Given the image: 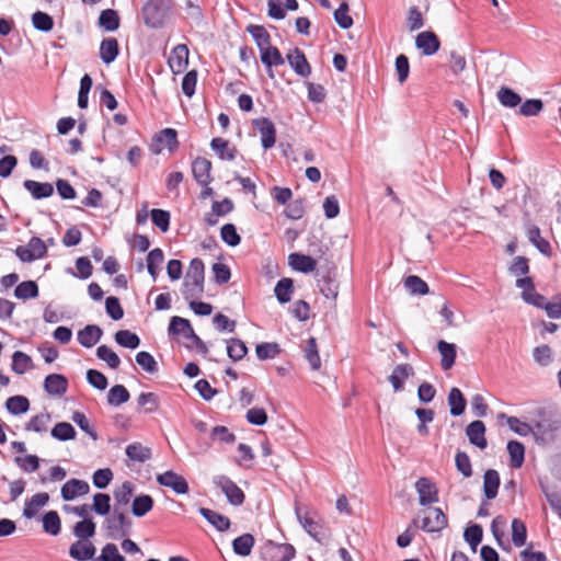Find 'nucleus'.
Masks as SVG:
<instances>
[{
  "label": "nucleus",
  "instance_id": "nucleus-63",
  "mask_svg": "<svg viewBox=\"0 0 561 561\" xmlns=\"http://www.w3.org/2000/svg\"><path fill=\"white\" fill-rule=\"evenodd\" d=\"M152 224L162 232H167L170 228V213L164 209L154 208L150 211Z\"/></svg>",
  "mask_w": 561,
  "mask_h": 561
},
{
  "label": "nucleus",
  "instance_id": "nucleus-29",
  "mask_svg": "<svg viewBox=\"0 0 561 561\" xmlns=\"http://www.w3.org/2000/svg\"><path fill=\"white\" fill-rule=\"evenodd\" d=\"M500 474L494 469H488L483 476V493L486 500L496 497L500 488Z\"/></svg>",
  "mask_w": 561,
  "mask_h": 561
},
{
  "label": "nucleus",
  "instance_id": "nucleus-52",
  "mask_svg": "<svg viewBox=\"0 0 561 561\" xmlns=\"http://www.w3.org/2000/svg\"><path fill=\"white\" fill-rule=\"evenodd\" d=\"M126 455L131 460L145 462L150 459L151 450L148 447H144L140 443H134L126 447Z\"/></svg>",
  "mask_w": 561,
  "mask_h": 561
},
{
  "label": "nucleus",
  "instance_id": "nucleus-10",
  "mask_svg": "<svg viewBox=\"0 0 561 561\" xmlns=\"http://www.w3.org/2000/svg\"><path fill=\"white\" fill-rule=\"evenodd\" d=\"M252 125L261 135L262 147L265 150L274 147L276 142V128L274 123L267 117H260L253 119Z\"/></svg>",
  "mask_w": 561,
  "mask_h": 561
},
{
  "label": "nucleus",
  "instance_id": "nucleus-18",
  "mask_svg": "<svg viewBox=\"0 0 561 561\" xmlns=\"http://www.w3.org/2000/svg\"><path fill=\"white\" fill-rule=\"evenodd\" d=\"M485 431L486 428L482 421L477 420L471 422L466 428V434L468 436L470 444L474 445L480 449H485L488 446Z\"/></svg>",
  "mask_w": 561,
  "mask_h": 561
},
{
  "label": "nucleus",
  "instance_id": "nucleus-40",
  "mask_svg": "<svg viewBox=\"0 0 561 561\" xmlns=\"http://www.w3.org/2000/svg\"><path fill=\"white\" fill-rule=\"evenodd\" d=\"M164 261V253L160 248L151 250L147 255V270L149 275L157 279L159 274V267Z\"/></svg>",
  "mask_w": 561,
  "mask_h": 561
},
{
  "label": "nucleus",
  "instance_id": "nucleus-64",
  "mask_svg": "<svg viewBox=\"0 0 561 561\" xmlns=\"http://www.w3.org/2000/svg\"><path fill=\"white\" fill-rule=\"evenodd\" d=\"M95 561H126L125 557L122 556L118 551V548L115 543H106L102 548L101 556L95 559Z\"/></svg>",
  "mask_w": 561,
  "mask_h": 561
},
{
  "label": "nucleus",
  "instance_id": "nucleus-48",
  "mask_svg": "<svg viewBox=\"0 0 561 561\" xmlns=\"http://www.w3.org/2000/svg\"><path fill=\"white\" fill-rule=\"evenodd\" d=\"M497 99L503 106L508 108H514L522 103L520 95L507 87L500 88Z\"/></svg>",
  "mask_w": 561,
  "mask_h": 561
},
{
  "label": "nucleus",
  "instance_id": "nucleus-17",
  "mask_svg": "<svg viewBox=\"0 0 561 561\" xmlns=\"http://www.w3.org/2000/svg\"><path fill=\"white\" fill-rule=\"evenodd\" d=\"M287 60L298 76L306 78L311 73V66L300 49L295 48L290 50L287 54Z\"/></svg>",
  "mask_w": 561,
  "mask_h": 561
},
{
  "label": "nucleus",
  "instance_id": "nucleus-56",
  "mask_svg": "<svg viewBox=\"0 0 561 561\" xmlns=\"http://www.w3.org/2000/svg\"><path fill=\"white\" fill-rule=\"evenodd\" d=\"M133 492H134L133 483L129 481H125L122 484V486L119 488V490L114 492V500H115L114 505H117V506L126 510V506L128 505V503L131 499Z\"/></svg>",
  "mask_w": 561,
  "mask_h": 561
},
{
  "label": "nucleus",
  "instance_id": "nucleus-27",
  "mask_svg": "<svg viewBox=\"0 0 561 561\" xmlns=\"http://www.w3.org/2000/svg\"><path fill=\"white\" fill-rule=\"evenodd\" d=\"M210 148L217 153L221 160L232 161L236 159L238 150L234 146L224 138L216 137L210 141Z\"/></svg>",
  "mask_w": 561,
  "mask_h": 561
},
{
  "label": "nucleus",
  "instance_id": "nucleus-23",
  "mask_svg": "<svg viewBox=\"0 0 561 561\" xmlns=\"http://www.w3.org/2000/svg\"><path fill=\"white\" fill-rule=\"evenodd\" d=\"M198 512L218 531L224 533L230 528L231 523L227 516L206 507H201Z\"/></svg>",
  "mask_w": 561,
  "mask_h": 561
},
{
  "label": "nucleus",
  "instance_id": "nucleus-35",
  "mask_svg": "<svg viewBox=\"0 0 561 561\" xmlns=\"http://www.w3.org/2000/svg\"><path fill=\"white\" fill-rule=\"evenodd\" d=\"M507 451L511 458V467L518 469L523 466L525 460V447L518 440H510L507 443Z\"/></svg>",
  "mask_w": 561,
  "mask_h": 561
},
{
  "label": "nucleus",
  "instance_id": "nucleus-26",
  "mask_svg": "<svg viewBox=\"0 0 561 561\" xmlns=\"http://www.w3.org/2000/svg\"><path fill=\"white\" fill-rule=\"evenodd\" d=\"M438 352L442 356L440 366L443 370H449L454 365L457 356V346L444 340L437 343Z\"/></svg>",
  "mask_w": 561,
  "mask_h": 561
},
{
  "label": "nucleus",
  "instance_id": "nucleus-57",
  "mask_svg": "<svg viewBox=\"0 0 561 561\" xmlns=\"http://www.w3.org/2000/svg\"><path fill=\"white\" fill-rule=\"evenodd\" d=\"M139 407L144 408L145 413H153L159 408V397L153 392H141L137 398Z\"/></svg>",
  "mask_w": 561,
  "mask_h": 561
},
{
  "label": "nucleus",
  "instance_id": "nucleus-55",
  "mask_svg": "<svg viewBox=\"0 0 561 561\" xmlns=\"http://www.w3.org/2000/svg\"><path fill=\"white\" fill-rule=\"evenodd\" d=\"M527 528L523 520L514 518L512 520V541L516 547H522L526 543Z\"/></svg>",
  "mask_w": 561,
  "mask_h": 561
},
{
  "label": "nucleus",
  "instance_id": "nucleus-15",
  "mask_svg": "<svg viewBox=\"0 0 561 561\" xmlns=\"http://www.w3.org/2000/svg\"><path fill=\"white\" fill-rule=\"evenodd\" d=\"M168 64L174 75L183 72L188 65V48L185 44L176 45L169 57Z\"/></svg>",
  "mask_w": 561,
  "mask_h": 561
},
{
  "label": "nucleus",
  "instance_id": "nucleus-54",
  "mask_svg": "<svg viewBox=\"0 0 561 561\" xmlns=\"http://www.w3.org/2000/svg\"><path fill=\"white\" fill-rule=\"evenodd\" d=\"M415 46L423 55L431 56L440 47L439 37H415Z\"/></svg>",
  "mask_w": 561,
  "mask_h": 561
},
{
  "label": "nucleus",
  "instance_id": "nucleus-2",
  "mask_svg": "<svg viewBox=\"0 0 561 561\" xmlns=\"http://www.w3.org/2000/svg\"><path fill=\"white\" fill-rule=\"evenodd\" d=\"M204 262L199 257H195L190 262V266L182 285V295L185 300L199 298L204 294Z\"/></svg>",
  "mask_w": 561,
  "mask_h": 561
},
{
  "label": "nucleus",
  "instance_id": "nucleus-43",
  "mask_svg": "<svg viewBox=\"0 0 561 561\" xmlns=\"http://www.w3.org/2000/svg\"><path fill=\"white\" fill-rule=\"evenodd\" d=\"M293 291L294 282L291 278L286 277L279 279L274 288L275 296L280 304L289 302Z\"/></svg>",
  "mask_w": 561,
  "mask_h": 561
},
{
  "label": "nucleus",
  "instance_id": "nucleus-38",
  "mask_svg": "<svg viewBox=\"0 0 561 561\" xmlns=\"http://www.w3.org/2000/svg\"><path fill=\"white\" fill-rule=\"evenodd\" d=\"M95 523L91 518H84L73 526V535L79 540H89L95 535Z\"/></svg>",
  "mask_w": 561,
  "mask_h": 561
},
{
  "label": "nucleus",
  "instance_id": "nucleus-25",
  "mask_svg": "<svg viewBox=\"0 0 561 561\" xmlns=\"http://www.w3.org/2000/svg\"><path fill=\"white\" fill-rule=\"evenodd\" d=\"M413 367L410 364L397 365L392 374L388 377V380L392 385L393 390L396 392L402 391L404 388V380L408 379L411 375H413Z\"/></svg>",
  "mask_w": 561,
  "mask_h": 561
},
{
  "label": "nucleus",
  "instance_id": "nucleus-31",
  "mask_svg": "<svg viewBox=\"0 0 561 561\" xmlns=\"http://www.w3.org/2000/svg\"><path fill=\"white\" fill-rule=\"evenodd\" d=\"M119 53V46L115 37H107L101 42L100 45V58L101 60L110 65L113 62Z\"/></svg>",
  "mask_w": 561,
  "mask_h": 561
},
{
  "label": "nucleus",
  "instance_id": "nucleus-37",
  "mask_svg": "<svg viewBox=\"0 0 561 561\" xmlns=\"http://www.w3.org/2000/svg\"><path fill=\"white\" fill-rule=\"evenodd\" d=\"M305 357L313 370H318L321 366V359L318 352V344L316 337L311 336L306 341L304 347Z\"/></svg>",
  "mask_w": 561,
  "mask_h": 561
},
{
  "label": "nucleus",
  "instance_id": "nucleus-3",
  "mask_svg": "<svg viewBox=\"0 0 561 561\" xmlns=\"http://www.w3.org/2000/svg\"><path fill=\"white\" fill-rule=\"evenodd\" d=\"M103 526L107 538L117 539L129 535L133 522L125 508L114 505L112 514L105 518Z\"/></svg>",
  "mask_w": 561,
  "mask_h": 561
},
{
  "label": "nucleus",
  "instance_id": "nucleus-61",
  "mask_svg": "<svg viewBox=\"0 0 561 561\" xmlns=\"http://www.w3.org/2000/svg\"><path fill=\"white\" fill-rule=\"evenodd\" d=\"M463 537L474 552L478 545L482 541L483 529L480 525L473 524L465 529Z\"/></svg>",
  "mask_w": 561,
  "mask_h": 561
},
{
  "label": "nucleus",
  "instance_id": "nucleus-47",
  "mask_svg": "<svg viewBox=\"0 0 561 561\" xmlns=\"http://www.w3.org/2000/svg\"><path fill=\"white\" fill-rule=\"evenodd\" d=\"M99 24L106 32H114L119 26V16L118 13L113 9L103 10L99 16Z\"/></svg>",
  "mask_w": 561,
  "mask_h": 561
},
{
  "label": "nucleus",
  "instance_id": "nucleus-13",
  "mask_svg": "<svg viewBox=\"0 0 561 561\" xmlns=\"http://www.w3.org/2000/svg\"><path fill=\"white\" fill-rule=\"evenodd\" d=\"M210 170L211 162L204 157H197L192 162L193 176L201 186H207L213 182Z\"/></svg>",
  "mask_w": 561,
  "mask_h": 561
},
{
  "label": "nucleus",
  "instance_id": "nucleus-30",
  "mask_svg": "<svg viewBox=\"0 0 561 561\" xmlns=\"http://www.w3.org/2000/svg\"><path fill=\"white\" fill-rule=\"evenodd\" d=\"M449 412L453 416H460L465 413L467 400L460 389L453 387L447 397Z\"/></svg>",
  "mask_w": 561,
  "mask_h": 561
},
{
  "label": "nucleus",
  "instance_id": "nucleus-49",
  "mask_svg": "<svg viewBox=\"0 0 561 561\" xmlns=\"http://www.w3.org/2000/svg\"><path fill=\"white\" fill-rule=\"evenodd\" d=\"M129 398V391L123 385L113 386L107 393V402L113 407H118L127 402Z\"/></svg>",
  "mask_w": 561,
  "mask_h": 561
},
{
  "label": "nucleus",
  "instance_id": "nucleus-28",
  "mask_svg": "<svg viewBox=\"0 0 561 561\" xmlns=\"http://www.w3.org/2000/svg\"><path fill=\"white\" fill-rule=\"evenodd\" d=\"M289 265L298 272L311 273L317 267V261L310 255L301 253H291L288 256Z\"/></svg>",
  "mask_w": 561,
  "mask_h": 561
},
{
  "label": "nucleus",
  "instance_id": "nucleus-12",
  "mask_svg": "<svg viewBox=\"0 0 561 561\" xmlns=\"http://www.w3.org/2000/svg\"><path fill=\"white\" fill-rule=\"evenodd\" d=\"M415 489L419 494V502L422 506L438 502V490L428 478L422 477L415 482Z\"/></svg>",
  "mask_w": 561,
  "mask_h": 561
},
{
  "label": "nucleus",
  "instance_id": "nucleus-34",
  "mask_svg": "<svg viewBox=\"0 0 561 561\" xmlns=\"http://www.w3.org/2000/svg\"><path fill=\"white\" fill-rule=\"evenodd\" d=\"M254 542V537L251 534H243L233 539V552L240 557H248L252 551Z\"/></svg>",
  "mask_w": 561,
  "mask_h": 561
},
{
  "label": "nucleus",
  "instance_id": "nucleus-8",
  "mask_svg": "<svg viewBox=\"0 0 561 561\" xmlns=\"http://www.w3.org/2000/svg\"><path fill=\"white\" fill-rule=\"evenodd\" d=\"M178 147V131L173 128H164L153 136L150 150L152 153L159 154L164 148L173 152Z\"/></svg>",
  "mask_w": 561,
  "mask_h": 561
},
{
  "label": "nucleus",
  "instance_id": "nucleus-51",
  "mask_svg": "<svg viewBox=\"0 0 561 561\" xmlns=\"http://www.w3.org/2000/svg\"><path fill=\"white\" fill-rule=\"evenodd\" d=\"M50 434L55 439L66 442L76 437V430L68 422H59L53 427Z\"/></svg>",
  "mask_w": 561,
  "mask_h": 561
},
{
  "label": "nucleus",
  "instance_id": "nucleus-32",
  "mask_svg": "<svg viewBox=\"0 0 561 561\" xmlns=\"http://www.w3.org/2000/svg\"><path fill=\"white\" fill-rule=\"evenodd\" d=\"M49 501V495L46 492H39L34 494L28 501H26L23 508V516L26 518H33L36 516L39 507L45 506Z\"/></svg>",
  "mask_w": 561,
  "mask_h": 561
},
{
  "label": "nucleus",
  "instance_id": "nucleus-50",
  "mask_svg": "<svg viewBox=\"0 0 561 561\" xmlns=\"http://www.w3.org/2000/svg\"><path fill=\"white\" fill-rule=\"evenodd\" d=\"M33 367L32 358L21 352L16 351L12 355V370L19 375H23Z\"/></svg>",
  "mask_w": 561,
  "mask_h": 561
},
{
  "label": "nucleus",
  "instance_id": "nucleus-19",
  "mask_svg": "<svg viewBox=\"0 0 561 561\" xmlns=\"http://www.w3.org/2000/svg\"><path fill=\"white\" fill-rule=\"evenodd\" d=\"M528 241L543 255L550 257L552 249L548 240L543 239L540 234L538 226L529 224L527 226Z\"/></svg>",
  "mask_w": 561,
  "mask_h": 561
},
{
  "label": "nucleus",
  "instance_id": "nucleus-33",
  "mask_svg": "<svg viewBox=\"0 0 561 561\" xmlns=\"http://www.w3.org/2000/svg\"><path fill=\"white\" fill-rule=\"evenodd\" d=\"M318 286L324 297L331 299H335L337 297L339 284L330 272H327L318 279Z\"/></svg>",
  "mask_w": 561,
  "mask_h": 561
},
{
  "label": "nucleus",
  "instance_id": "nucleus-1",
  "mask_svg": "<svg viewBox=\"0 0 561 561\" xmlns=\"http://www.w3.org/2000/svg\"><path fill=\"white\" fill-rule=\"evenodd\" d=\"M559 427V422L548 409L538 407L530 412V434L537 445L545 447L553 443Z\"/></svg>",
  "mask_w": 561,
  "mask_h": 561
},
{
  "label": "nucleus",
  "instance_id": "nucleus-46",
  "mask_svg": "<svg viewBox=\"0 0 561 561\" xmlns=\"http://www.w3.org/2000/svg\"><path fill=\"white\" fill-rule=\"evenodd\" d=\"M404 287L411 295L424 296L428 294L430 288L426 282L416 275H409L404 278Z\"/></svg>",
  "mask_w": 561,
  "mask_h": 561
},
{
  "label": "nucleus",
  "instance_id": "nucleus-7",
  "mask_svg": "<svg viewBox=\"0 0 561 561\" xmlns=\"http://www.w3.org/2000/svg\"><path fill=\"white\" fill-rule=\"evenodd\" d=\"M296 514L300 525L304 529L319 543H325L330 539V530L320 520H316L309 513L300 514L299 508H296Z\"/></svg>",
  "mask_w": 561,
  "mask_h": 561
},
{
  "label": "nucleus",
  "instance_id": "nucleus-14",
  "mask_svg": "<svg viewBox=\"0 0 561 561\" xmlns=\"http://www.w3.org/2000/svg\"><path fill=\"white\" fill-rule=\"evenodd\" d=\"M90 485L87 481L80 479L68 480L60 490V495L64 501H72L77 496L88 494Z\"/></svg>",
  "mask_w": 561,
  "mask_h": 561
},
{
  "label": "nucleus",
  "instance_id": "nucleus-5",
  "mask_svg": "<svg viewBox=\"0 0 561 561\" xmlns=\"http://www.w3.org/2000/svg\"><path fill=\"white\" fill-rule=\"evenodd\" d=\"M420 528L426 533H439L448 524V519L438 507H428L422 511ZM420 516L413 519V525L419 527Z\"/></svg>",
  "mask_w": 561,
  "mask_h": 561
},
{
  "label": "nucleus",
  "instance_id": "nucleus-11",
  "mask_svg": "<svg viewBox=\"0 0 561 561\" xmlns=\"http://www.w3.org/2000/svg\"><path fill=\"white\" fill-rule=\"evenodd\" d=\"M157 482L162 486L172 489L176 494H186L190 491L185 478L173 470L158 474Z\"/></svg>",
  "mask_w": 561,
  "mask_h": 561
},
{
  "label": "nucleus",
  "instance_id": "nucleus-42",
  "mask_svg": "<svg viewBox=\"0 0 561 561\" xmlns=\"http://www.w3.org/2000/svg\"><path fill=\"white\" fill-rule=\"evenodd\" d=\"M43 529L45 533L57 536L61 530V520L56 511L46 512L43 515Z\"/></svg>",
  "mask_w": 561,
  "mask_h": 561
},
{
  "label": "nucleus",
  "instance_id": "nucleus-58",
  "mask_svg": "<svg viewBox=\"0 0 561 561\" xmlns=\"http://www.w3.org/2000/svg\"><path fill=\"white\" fill-rule=\"evenodd\" d=\"M96 356L101 360H104L112 369H117L121 365L118 355L106 345H100L96 348Z\"/></svg>",
  "mask_w": 561,
  "mask_h": 561
},
{
  "label": "nucleus",
  "instance_id": "nucleus-39",
  "mask_svg": "<svg viewBox=\"0 0 561 561\" xmlns=\"http://www.w3.org/2000/svg\"><path fill=\"white\" fill-rule=\"evenodd\" d=\"M38 286L34 280H24L16 285L14 296L21 300L36 298L38 296Z\"/></svg>",
  "mask_w": 561,
  "mask_h": 561
},
{
  "label": "nucleus",
  "instance_id": "nucleus-20",
  "mask_svg": "<svg viewBox=\"0 0 561 561\" xmlns=\"http://www.w3.org/2000/svg\"><path fill=\"white\" fill-rule=\"evenodd\" d=\"M44 389L48 394L62 396L68 389V379L60 374H50L44 380Z\"/></svg>",
  "mask_w": 561,
  "mask_h": 561
},
{
  "label": "nucleus",
  "instance_id": "nucleus-60",
  "mask_svg": "<svg viewBox=\"0 0 561 561\" xmlns=\"http://www.w3.org/2000/svg\"><path fill=\"white\" fill-rule=\"evenodd\" d=\"M32 24L39 32H49L54 26V20L48 13L36 11L32 15Z\"/></svg>",
  "mask_w": 561,
  "mask_h": 561
},
{
  "label": "nucleus",
  "instance_id": "nucleus-62",
  "mask_svg": "<svg viewBox=\"0 0 561 561\" xmlns=\"http://www.w3.org/2000/svg\"><path fill=\"white\" fill-rule=\"evenodd\" d=\"M543 108V102L540 99H528L520 104L518 114L530 117L538 115Z\"/></svg>",
  "mask_w": 561,
  "mask_h": 561
},
{
  "label": "nucleus",
  "instance_id": "nucleus-53",
  "mask_svg": "<svg viewBox=\"0 0 561 561\" xmlns=\"http://www.w3.org/2000/svg\"><path fill=\"white\" fill-rule=\"evenodd\" d=\"M76 268L78 273L70 267L67 270V273L81 279H88L93 272V266L87 256H80L76 260Z\"/></svg>",
  "mask_w": 561,
  "mask_h": 561
},
{
  "label": "nucleus",
  "instance_id": "nucleus-16",
  "mask_svg": "<svg viewBox=\"0 0 561 561\" xmlns=\"http://www.w3.org/2000/svg\"><path fill=\"white\" fill-rule=\"evenodd\" d=\"M96 548L90 540H78L69 548V556L77 561H88L94 558Z\"/></svg>",
  "mask_w": 561,
  "mask_h": 561
},
{
  "label": "nucleus",
  "instance_id": "nucleus-45",
  "mask_svg": "<svg viewBox=\"0 0 561 561\" xmlns=\"http://www.w3.org/2000/svg\"><path fill=\"white\" fill-rule=\"evenodd\" d=\"M115 342L122 347L135 350L140 345L139 336L129 330H119L114 335Z\"/></svg>",
  "mask_w": 561,
  "mask_h": 561
},
{
  "label": "nucleus",
  "instance_id": "nucleus-9",
  "mask_svg": "<svg viewBox=\"0 0 561 561\" xmlns=\"http://www.w3.org/2000/svg\"><path fill=\"white\" fill-rule=\"evenodd\" d=\"M214 483L225 493L228 502L233 506H240L244 503L245 495L243 491L228 477L217 476Z\"/></svg>",
  "mask_w": 561,
  "mask_h": 561
},
{
  "label": "nucleus",
  "instance_id": "nucleus-59",
  "mask_svg": "<svg viewBox=\"0 0 561 561\" xmlns=\"http://www.w3.org/2000/svg\"><path fill=\"white\" fill-rule=\"evenodd\" d=\"M135 359L136 363L148 374H156L159 370L157 360L149 352H138Z\"/></svg>",
  "mask_w": 561,
  "mask_h": 561
},
{
  "label": "nucleus",
  "instance_id": "nucleus-6",
  "mask_svg": "<svg viewBox=\"0 0 561 561\" xmlns=\"http://www.w3.org/2000/svg\"><path fill=\"white\" fill-rule=\"evenodd\" d=\"M254 39L261 51V61L268 69V76L273 78L272 67L284 65L285 60L279 49L271 45V37H254Z\"/></svg>",
  "mask_w": 561,
  "mask_h": 561
},
{
  "label": "nucleus",
  "instance_id": "nucleus-4",
  "mask_svg": "<svg viewBox=\"0 0 561 561\" xmlns=\"http://www.w3.org/2000/svg\"><path fill=\"white\" fill-rule=\"evenodd\" d=\"M172 8V0H148L142 8L146 25L158 28L168 19Z\"/></svg>",
  "mask_w": 561,
  "mask_h": 561
},
{
  "label": "nucleus",
  "instance_id": "nucleus-24",
  "mask_svg": "<svg viewBox=\"0 0 561 561\" xmlns=\"http://www.w3.org/2000/svg\"><path fill=\"white\" fill-rule=\"evenodd\" d=\"M103 331L99 325L89 324L78 332V342L87 348L93 347L102 337Z\"/></svg>",
  "mask_w": 561,
  "mask_h": 561
},
{
  "label": "nucleus",
  "instance_id": "nucleus-44",
  "mask_svg": "<svg viewBox=\"0 0 561 561\" xmlns=\"http://www.w3.org/2000/svg\"><path fill=\"white\" fill-rule=\"evenodd\" d=\"M5 408L13 415L23 414L28 411L30 401L24 396H12L7 399Z\"/></svg>",
  "mask_w": 561,
  "mask_h": 561
},
{
  "label": "nucleus",
  "instance_id": "nucleus-21",
  "mask_svg": "<svg viewBox=\"0 0 561 561\" xmlns=\"http://www.w3.org/2000/svg\"><path fill=\"white\" fill-rule=\"evenodd\" d=\"M181 323L186 328V340L191 341L192 344H185V347L192 350L193 347L203 356L208 354V347L205 342L195 333L191 322L188 320H174L173 324ZM174 325H172L173 328Z\"/></svg>",
  "mask_w": 561,
  "mask_h": 561
},
{
  "label": "nucleus",
  "instance_id": "nucleus-22",
  "mask_svg": "<svg viewBox=\"0 0 561 561\" xmlns=\"http://www.w3.org/2000/svg\"><path fill=\"white\" fill-rule=\"evenodd\" d=\"M23 186L32 195L34 199L48 198L54 193V186L48 182L25 180L23 182Z\"/></svg>",
  "mask_w": 561,
  "mask_h": 561
},
{
  "label": "nucleus",
  "instance_id": "nucleus-36",
  "mask_svg": "<svg viewBox=\"0 0 561 561\" xmlns=\"http://www.w3.org/2000/svg\"><path fill=\"white\" fill-rule=\"evenodd\" d=\"M153 499L148 494H141L134 499L131 504V513L136 517H142L153 507Z\"/></svg>",
  "mask_w": 561,
  "mask_h": 561
},
{
  "label": "nucleus",
  "instance_id": "nucleus-41",
  "mask_svg": "<svg viewBox=\"0 0 561 561\" xmlns=\"http://www.w3.org/2000/svg\"><path fill=\"white\" fill-rule=\"evenodd\" d=\"M227 354L231 360L238 362L248 354V347L242 340L231 337L227 341Z\"/></svg>",
  "mask_w": 561,
  "mask_h": 561
}]
</instances>
